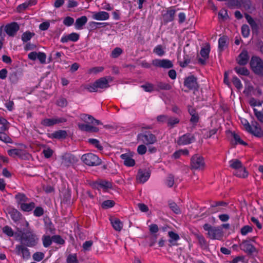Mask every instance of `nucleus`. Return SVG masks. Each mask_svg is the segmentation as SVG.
Returning <instances> with one entry per match:
<instances>
[{
	"mask_svg": "<svg viewBox=\"0 0 263 263\" xmlns=\"http://www.w3.org/2000/svg\"><path fill=\"white\" fill-rule=\"evenodd\" d=\"M17 236L23 244L29 247L36 246L39 241L37 236L30 230L21 231Z\"/></svg>",
	"mask_w": 263,
	"mask_h": 263,
	"instance_id": "nucleus-1",
	"label": "nucleus"
},
{
	"mask_svg": "<svg viewBox=\"0 0 263 263\" xmlns=\"http://www.w3.org/2000/svg\"><path fill=\"white\" fill-rule=\"evenodd\" d=\"M203 229L208 232V236L211 239L221 240L223 237L222 229L220 227H212L208 223L203 226Z\"/></svg>",
	"mask_w": 263,
	"mask_h": 263,
	"instance_id": "nucleus-2",
	"label": "nucleus"
},
{
	"mask_svg": "<svg viewBox=\"0 0 263 263\" xmlns=\"http://www.w3.org/2000/svg\"><path fill=\"white\" fill-rule=\"evenodd\" d=\"M108 82L105 77H102L94 83L86 85L85 88L90 92H98L99 89H106L109 87Z\"/></svg>",
	"mask_w": 263,
	"mask_h": 263,
	"instance_id": "nucleus-3",
	"label": "nucleus"
},
{
	"mask_svg": "<svg viewBox=\"0 0 263 263\" xmlns=\"http://www.w3.org/2000/svg\"><path fill=\"white\" fill-rule=\"evenodd\" d=\"M250 66L255 73L263 76V61L260 58L252 57L250 61Z\"/></svg>",
	"mask_w": 263,
	"mask_h": 263,
	"instance_id": "nucleus-4",
	"label": "nucleus"
},
{
	"mask_svg": "<svg viewBox=\"0 0 263 263\" xmlns=\"http://www.w3.org/2000/svg\"><path fill=\"white\" fill-rule=\"evenodd\" d=\"M81 160L88 166H97L101 163V159L92 153L84 154L81 157Z\"/></svg>",
	"mask_w": 263,
	"mask_h": 263,
	"instance_id": "nucleus-5",
	"label": "nucleus"
},
{
	"mask_svg": "<svg viewBox=\"0 0 263 263\" xmlns=\"http://www.w3.org/2000/svg\"><path fill=\"white\" fill-rule=\"evenodd\" d=\"M137 140L138 142L146 145L154 144L157 141L156 137L150 132H145L138 135Z\"/></svg>",
	"mask_w": 263,
	"mask_h": 263,
	"instance_id": "nucleus-6",
	"label": "nucleus"
},
{
	"mask_svg": "<svg viewBox=\"0 0 263 263\" xmlns=\"http://www.w3.org/2000/svg\"><path fill=\"white\" fill-rule=\"evenodd\" d=\"M205 166L203 158L198 154L194 155L191 159V167L192 170H201Z\"/></svg>",
	"mask_w": 263,
	"mask_h": 263,
	"instance_id": "nucleus-7",
	"label": "nucleus"
},
{
	"mask_svg": "<svg viewBox=\"0 0 263 263\" xmlns=\"http://www.w3.org/2000/svg\"><path fill=\"white\" fill-rule=\"evenodd\" d=\"M24 245H16L15 247L14 253L16 255L20 256L24 259H28L30 257L29 250Z\"/></svg>",
	"mask_w": 263,
	"mask_h": 263,
	"instance_id": "nucleus-8",
	"label": "nucleus"
},
{
	"mask_svg": "<svg viewBox=\"0 0 263 263\" xmlns=\"http://www.w3.org/2000/svg\"><path fill=\"white\" fill-rule=\"evenodd\" d=\"M152 64L156 67L163 69H170L173 67V62L171 60L166 59H154L152 61Z\"/></svg>",
	"mask_w": 263,
	"mask_h": 263,
	"instance_id": "nucleus-9",
	"label": "nucleus"
},
{
	"mask_svg": "<svg viewBox=\"0 0 263 263\" xmlns=\"http://www.w3.org/2000/svg\"><path fill=\"white\" fill-rule=\"evenodd\" d=\"M61 159L62 164L66 167L76 163L78 160L76 156L70 153H65L63 155Z\"/></svg>",
	"mask_w": 263,
	"mask_h": 263,
	"instance_id": "nucleus-10",
	"label": "nucleus"
},
{
	"mask_svg": "<svg viewBox=\"0 0 263 263\" xmlns=\"http://www.w3.org/2000/svg\"><path fill=\"white\" fill-rule=\"evenodd\" d=\"M184 85L190 89L196 90L198 88L197 79L193 76L187 77L184 80Z\"/></svg>",
	"mask_w": 263,
	"mask_h": 263,
	"instance_id": "nucleus-11",
	"label": "nucleus"
},
{
	"mask_svg": "<svg viewBox=\"0 0 263 263\" xmlns=\"http://www.w3.org/2000/svg\"><path fill=\"white\" fill-rule=\"evenodd\" d=\"M66 119L64 118H46L42 120L41 124L45 126H51L55 124L65 122Z\"/></svg>",
	"mask_w": 263,
	"mask_h": 263,
	"instance_id": "nucleus-12",
	"label": "nucleus"
},
{
	"mask_svg": "<svg viewBox=\"0 0 263 263\" xmlns=\"http://www.w3.org/2000/svg\"><path fill=\"white\" fill-rule=\"evenodd\" d=\"M151 173L147 170L140 169L137 173L136 179L138 183H143L149 178Z\"/></svg>",
	"mask_w": 263,
	"mask_h": 263,
	"instance_id": "nucleus-13",
	"label": "nucleus"
},
{
	"mask_svg": "<svg viewBox=\"0 0 263 263\" xmlns=\"http://www.w3.org/2000/svg\"><path fill=\"white\" fill-rule=\"evenodd\" d=\"M194 141V136L191 134L187 133L179 138L178 143L179 145H187L192 143Z\"/></svg>",
	"mask_w": 263,
	"mask_h": 263,
	"instance_id": "nucleus-14",
	"label": "nucleus"
},
{
	"mask_svg": "<svg viewBox=\"0 0 263 263\" xmlns=\"http://www.w3.org/2000/svg\"><path fill=\"white\" fill-rule=\"evenodd\" d=\"M240 249L248 253H253L255 251V248L252 245L250 241L244 240L240 245Z\"/></svg>",
	"mask_w": 263,
	"mask_h": 263,
	"instance_id": "nucleus-15",
	"label": "nucleus"
},
{
	"mask_svg": "<svg viewBox=\"0 0 263 263\" xmlns=\"http://www.w3.org/2000/svg\"><path fill=\"white\" fill-rule=\"evenodd\" d=\"M19 29V26L16 23L8 24L5 27V31L9 36H14Z\"/></svg>",
	"mask_w": 263,
	"mask_h": 263,
	"instance_id": "nucleus-16",
	"label": "nucleus"
},
{
	"mask_svg": "<svg viewBox=\"0 0 263 263\" xmlns=\"http://www.w3.org/2000/svg\"><path fill=\"white\" fill-rule=\"evenodd\" d=\"M92 17L98 21H106L109 19V14L105 11L94 12L92 13Z\"/></svg>",
	"mask_w": 263,
	"mask_h": 263,
	"instance_id": "nucleus-17",
	"label": "nucleus"
},
{
	"mask_svg": "<svg viewBox=\"0 0 263 263\" xmlns=\"http://www.w3.org/2000/svg\"><path fill=\"white\" fill-rule=\"evenodd\" d=\"M249 55L247 51L243 50L238 55L237 61L240 65H246L249 61Z\"/></svg>",
	"mask_w": 263,
	"mask_h": 263,
	"instance_id": "nucleus-18",
	"label": "nucleus"
},
{
	"mask_svg": "<svg viewBox=\"0 0 263 263\" xmlns=\"http://www.w3.org/2000/svg\"><path fill=\"white\" fill-rule=\"evenodd\" d=\"M79 34L73 32L68 35H63L61 39V42L63 43H67L70 41L72 42H77L79 39Z\"/></svg>",
	"mask_w": 263,
	"mask_h": 263,
	"instance_id": "nucleus-19",
	"label": "nucleus"
},
{
	"mask_svg": "<svg viewBox=\"0 0 263 263\" xmlns=\"http://www.w3.org/2000/svg\"><path fill=\"white\" fill-rule=\"evenodd\" d=\"M176 10L170 8L163 14V19L164 22L168 23L174 20Z\"/></svg>",
	"mask_w": 263,
	"mask_h": 263,
	"instance_id": "nucleus-20",
	"label": "nucleus"
},
{
	"mask_svg": "<svg viewBox=\"0 0 263 263\" xmlns=\"http://www.w3.org/2000/svg\"><path fill=\"white\" fill-rule=\"evenodd\" d=\"M88 124H79V128L82 131L91 132V133H97L99 131V128L93 125H90Z\"/></svg>",
	"mask_w": 263,
	"mask_h": 263,
	"instance_id": "nucleus-21",
	"label": "nucleus"
},
{
	"mask_svg": "<svg viewBox=\"0 0 263 263\" xmlns=\"http://www.w3.org/2000/svg\"><path fill=\"white\" fill-rule=\"evenodd\" d=\"M121 158L123 160L125 165L129 167L133 166L135 164V160L127 154H123L120 156Z\"/></svg>",
	"mask_w": 263,
	"mask_h": 263,
	"instance_id": "nucleus-22",
	"label": "nucleus"
},
{
	"mask_svg": "<svg viewBox=\"0 0 263 263\" xmlns=\"http://www.w3.org/2000/svg\"><path fill=\"white\" fill-rule=\"evenodd\" d=\"M195 236L198 241L200 248L203 250H206L209 248V244L204 236L199 234H195Z\"/></svg>",
	"mask_w": 263,
	"mask_h": 263,
	"instance_id": "nucleus-23",
	"label": "nucleus"
},
{
	"mask_svg": "<svg viewBox=\"0 0 263 263\" xmlns=\"http://www.w3.org/2000/svg\"><path fill=\"white\" fill-rule=\"evenodd\" d=\"M87 18L86 16H82L77 18L76 21L74 26L77 30H81L83 26L87 23Z\"/></svg>",
	"mask_w": 263,
	"mask_h": 263,
	"instance_id": "nucleus-24",
	"label": "nucleus"
},
{
	"mask_svg": "<svg viewBox=\"0 0 263 263\" xmlns=\"http://www.w3.org/2000/svg\"><path fill=\"white\" fill-rule=\"evenodd\" d=\"M168 236L170 237L168 241L171 243L170 246L177 245L176 242L180 239L179 235L173 231H169Z\"/></svg>",
	"mask_w": 263,
	"mask_h": 263,
	"instance_id": "nucleus-25",
	"label": "nucleus"
},
{
	"mask_svg": "<svg viewBox=\"0 0 263 263\" xmlns=\"http://www.w3.org/2000/svg\"><path fill=\"white\" fill-rule=\"evenodd\" d=\"M110 221L112 226L115 230L120 231L122 230L123 224L120 219L116 218H112L110 219Z\"/></svg>",
	"mask_w": 263,
	"mask_h": 263,
	"instance_id": "nucleus-26",
	"label": "nucleus"
},
{
	"mask_svg": "<svg viewBox=\"0 0 263 263\" xmlns=\"http://www.w3.org/2000/svg\"><path fill=\"white\" fill-rule=\"evenodd\" d=\"M16 201L20 207L22 205V204L25 203L28 201L29 199L24 195L22 193H18L15 196Z\"/></svg>",
	"mask_w": 263,
	"mask_h": 263,
	"instance_id": "nucleus-27",
	"label": "nucleus"
},
{
	"mask_svg": "<svg viewBox=\"0 0 263 263\" xmlns=\"http://www.w3.org/2000/svg\"><path fill=\"white\" fill-rule=\"evenodd\" d=\"M228 37L226 36H223L218 40V48L220 51L223 50L227 47Z\"/></svg>",
	"mask_w": 263,
	"mask_h": 263,
	"instance_id": "nucleus-28",
	"label": "nucleus"
},
{
	"mask_svg": "<svg viewBox=\"0 0 263 263\" xmlns=\"http://www.w3.org/2000/svg\"><path fill=\"white\" fill-rule=\"evenodd\" d=\"M230 166L236 170L243 167L240 161L238 159H232L229 161Z\"/></svg>",
	"mask_w": 263,
	"mask_h": 263,
	"instance_id": "nucleus-29",
	"label": "nucleus"
},
{
	"mask_svg": "<svg viewBox=\"0 0 263 263\" xmlns=\"http://www.w3.org/2000/svg\"><path fill=\"white\" fill-rule=\"evenodd\" d=\"M8 153L9 156L12 157H19L23 158V155H24V151L20 149H11L8 151Z\"/></svg>",
	"mask_w": 263,
	"mask_h": 263,
	"instance_id": "nucleus-30",
	"label": "nucleus"
},
{
	"mask_svg": "<svg viewBox=\"0 0 263 263\" xmlns=\"http://www.w3.org/2000/svg\"><path fill=\"white\" fill-rule=\"evenodd\" d=\"M9 214L12 219L15 222L19 221L21 218L22 215L17 210L12 209L10 211Z\"/></svg>",
	"mask_w": 263,
	"mask_h": 263,
	"instance_id": "nucleus-31",
	"label": "nucleus"
},
{
	"mask_svg": "<svg viewBox=\"0 0 263 263\" xmlns=\"http://www.w3.org/2000/svg\"><path fill=\"white\" fill-rule=\"evenodd\" d=\"M35 207V204L33 202H31L29 203L25 202L24 204H22L20 208V209L24 211V212H29L31 211Z\"/></svg>",
	"mask_w": 263,
	"mask_h": 263,
	"instance_id": "nucleus-32",
	"label": "nucleus"
},
{
	"mask_svg": "<svg viewBox=\"0 0 263 263\" xmlns=\"http://www.w3.org/2000/svg\"><path fill=\"white\" fill-rule=\"evenodd\" d=\"M168 206L171 210L176 214H180L181 213L180 208L175 202L170 201L168 202Z\"/></svg>",
	"mask_w": 263,
	"mask_h": 263,
	"instance_id": "nucleus-33",
	"label": "nucleus"
},
{
	"mask_svg": "<svg viewBox=\"0 0 263 263\" xmlns=\"http://www.w3.org/2000/svg\"><path fill=\"white\" fill-rule=\"evenodd\" d=\"M245 16L247 21V22L251 26L252 30H257L258 28V26L254 19L248 14H245Z\"/></svg>",
	"mask_w": 263,
	"mask_h": 263,
	"instance_id": "nucleus-34",
	"label": "nucleus"
},
{
	"mask_svg": "<svg viewBox=\"0 0 263 263\" xmlns=\"http://www.w3.org/2000/svg\"><path fill=\"white\" fill-rule=\"evenodd\" d=\"M42 239L43 246L45 248H47L50 246L53 241L52 236L50 237L49 235H43Z\"/></svg>",
	"mask_w": 263,
	"mask_h": 263,
	"instance_id": "nucleus-35",
	"label": "nucleus"
},
{
	"mask_svg": "<svg viewBox=\"0 0 263 263\" xmlns=\"http://www.w3.org/2000/svg\"><path fill=\"white\" fill-rule=\"evenodd\" d=\"M52 137L57 139L65 138L67 136V132L64 130H59L52 134Z\"/></svg>",
	"mask_w": 263,
	"mask_h": 263,
	"instance_id": "nucleus-36",
	"label": "nucleus"
},
{
	"mask_svg": "<svg viewBox=\"0 0 263 263\" xmlns=\"http://www.w3.org/2000/svg\"><path fill=\"white\" fill-rule=\"evenodd\" d=\"M179 121L180 120L178 118L169 116L167 123V125L168 127L172 128L174 127L175 125L178 124L179 123Z\"/></svg>",
	"mask_w": 263,
	"mask_h": 263,
	"instance_id": "nucleus-37",
	"label": "nucleus"
},
{
	"mask_svg": "<svg viewBox=\"0 0 263 263\" xmlns=\"http://www.w3.org/2000/svg\"><path fill=\"white\" fill-rule=\"evenodd\" d=\"M235 70L238 74L242 76H248L249 74V70L244 67L236 66L235 68Z\"/></svg>",
	"mask_w": 263,
	"mask_h": 263,
	"instance_id": "nucleus-38",
	"label": "nucleus"
},
{
	"mask_svg": "<svg viewBox=\"0 0 263 263\" xmlns=\"http://www.w3.org/2000/svg\"><path fill=\"white\" fill-rule=\"evenodd\" d=\"M234 174L236 176L242 178H245L248 176V173L244 167L235 171Z\"/></svg>",
	"mask_w": 263,
	"mask_h": 263,
	"instance_id": "nucleus-39",
	"label": "nucleus"
},
{
	"mask_svg": "<svg viewBox=\"0 0 263 263\" xmlns=\"http://www.w3.org/2000/svg\"><path fill=\"white\" fill-rule=\"evenodd\" d=\"M153 52L158 56L162 57L164 54L165 51L162 46L160 45H159L154 48Z\"/></svg>",
	"mask_w": 263,
	"mask_h": 263,
	"instance_id": "nucleus-40",
	"label": "nucleus"
},
{
	"mask_svg": "<svg viewBox=\"0 0 263 263\" xmlns=\"http://www.w3.org/2000/svg\"><path fill=\"white\" fill-rule=\"evenodd\" d=\"M34 33L26 31L23 33L22 35V40L23 42H27L34 35Z\"/></svg>",
	"mask_w": 263,
	"mask_h": 263,
	"instance_id": "nucleus-41",
	"label": "nucleus"
},
{
	"mask_svg": "<svg viewBox=\"0 0 263 263\" xmlns=\"http://www.w3.org/2000/svg\"><path fill=\"white\" fill-rule=\"evenodd\" d=\"M171 85L167 83L159 82L157 84V90H170Z\"/></svg>",
	"mask_w": 263,
	"mask_h": 263,
	"instance_id": "nucleus-42",
	"label": "nucleus"
},
{
	"mask_svg": "<svg viewBox=\"0 0 263 263\" xmlns=\"http://www.w3.org/2000/svg\"><path fill=\"white\" fill-rule=\"evenodd\" d=\"M0 140L5 143H12L11 139L4 132H0Z\"/></svg>",
	"mask_w": 263,
	"mask_h": 263,
	"instance_id": "nucleus-43",
	"label": "nucleus"
},
{
	"mask_svg": "<svg viewBox=\"0 0 263 263\" xmlns=\"http://www.w3.org/2000/svg\"><path fill=\"white\" fill-rule=\"evenodd\" d=\"M45 254L41 252H36L32 255L33 259L36 261H41L44 257Z\"/></svg>",
	"mask_w": 263,
	"mask_h": 263,
	"instance_id": "nucleus-44",
	"label": "nucleus"
},
{
	"mask_svg": "<svg viewBox=\"0 0 263 263\" xmlns=\"http://www.w3.org/2000/svg\"><path fill=\"white\" fill-rule=\"evenodd\" d=\"M88 142L99 150H102L103 149V147L101 145L99 141L97 139H89Z\"/></svg>",
	"mask_w": 263,
	"mask_h": 263,
	"instance_id": "nucleus-45",
	"label": "nucleus"
},
{
	"mask_svg": "<svg viewBox=\"0 0 263 263\" xmlns=\"http://www.w3.org/2000/svg\"><path fill=\"white\" fill-rule=\"evenodd\" d=\"M241 123L243 125L244 127L245 128L246 130L251 133H254L252 128L251 126L250 125L248 121L246 119H242L241 120Z\"/></svg>",
	"mask_w": 263,
	"mask_h": 263,
	"instance_id": "nucleus-46",
	"label": "nucleus"
},
{
	"mask_svg": "<svg viewBox=\"0 0 263 263\" xmlns=\"http://www.w3.org/2000/svg\"><path fill=\"white\" fill-rule=\"evenodd\" d=\"M3 232L6 235L8 236L9 237H12L14 235V232L12 228L8 226H5L3 228Z\"/></svg>",
	"mask_w": 263,
	"mask_h": 263,
	"instance_id": "nucleus-47",
	"label": "nucleus"
},
{
	"mask_svg": "<svg viewBox=\"0 0 263 263\" xmlns=\"http://www.w3.org/2000/svg\"><path fill=\"white\" fill-rule=\"evenodd\" d=\"M115 202L112 200H107L103 201L102 203V208L103 209H108L114 206Z\"/></svg>",
	"mask_w": 263,
	"mask_h": 263,
	"instance_id": "nucleus-48",
	"label": "nucleus"
},
{
	"mask_svg": "<svg viewBox=\"0 0 263 263\" xmlns=\"http://www.w3.org/2000/svg\"><path fill=\"white\" fill-rule=\"evenodd\" d=\"M242 35L245 37H247L250 34V29L247 25H243L241 27Z\"/></svg>",
	"mask_w": 263,
	"mask_h": 263,
	"instance_id": "nucleus-49",
	"label": "nucleus"
},
{
	"mask_svg": "<svg viewBox=\"0 0 263 263\" xmlns=\"http://www.w3.org/2000/svg\"><path fill=\"white\" fill-rule=\"evenodd\" d=\"M53 242L59 244L64 245L65 242L64 239H63L60 235H55L52 236Z\"/></svg>",
	"mask_w": 263,
	"mask_h": 263,
	"instance_id": "nucleus-50",
	"label": "nucleus"
},
{
	"mask_svg": "<svg viewBox=\"0 0 263 263\" xmlns=\"http://www.w3.org/2000/svg\"><path fill=\"white\" fill-rule=\"evenodd\" d=\"M253 111L257 119L260 122L263 123V109L261 111H258L257 109L254 108Z\"/></svg>",
	"mask_w": 263,
	"mask_h": 263,
	"instance_id": "nucleus-51",
	"label": "nucleus"
},
{
	"mask_svg": "<svg viewBox=\"0 0 263 263\" xmlns=\"http://www.w3.org/2000/svg\"><path fill=\"white\" fill-rule=\"evenodd\" d=\"M232 82L238 89L240 90L242 88V84L237 77H234L232 79Z\"/></svg>",
	"mask_w": 263,
	"mask_h": 263,
	"instance_id": "nucleus-52",
	"label": "nucleus"
},
{
	"mask_svg": "<svg viewBox=\"0 0 263 263\" xmlns=\"http://www.w3.org/2000/svg\"><path fill=\"white\" fill-rule=\"evenodd\" d=\"M232 136L233 139L235 141L236 144H240L243 145H247V143L245 142H244L242 140H241V139L240 138V136L238 135L235 133H233Z\"/></svg>",
	"mask_w": 263,
	"mask_h": 263,
	"instance_id": "nucleus-53",
	"label": "nucleus"
},
{
	"mask_svg": "<svg viewBox=\"0 0 263 263\" xmlns=\"http://www.w3.org/2000/svg\"><path fill=\"white\" fill-rule=\"evenodd\" d=\"M67 263H79L76 254H70L67 258Z\"/></svg>",
	"mask_w": 263,
	"mask_h": 263,
	"instance_id": "nucleus-54",
	"label": "nucleus"
},
{
	"mask_svg": "<svg viewBox=\"0 0 263 263\" xmlns=\"http://www.w3.org/2000/svg\"><path fill=\"white\" fill-rule=\"evenodd\" d=\"M210 52V49L209 47H205L201 49L200 51V54L201 57L204 59L209 58V54Z\"/></svg>",
	"mask_w": 263,
	"mask_h": 263,
	"instance_id": "nucleus-55",
	"label": "nucleus"
},
{
	"mask_svg": "<svg viewBox=\"0 0 263 263\" xmlns=\"http://www.w3.org/2000/svg\"><path fill=\"white\" fill-rule=\"evenodd\" d=\"M141 87L146 92H152L154 90V87L152 84L146 83L144 85H142Z\"/></svg>",
	"mask_w": 263,
	"mask_h": 263,
	"instance_id": "nucleus-56",
	"label": "nucleus"
},
{
	"mask_svg": "<svg viewBox=\"0 0 263 263\" xmlns=\"http://www.w3.org/2000/svg\"><path fill=\"white\" fill-rule=\"evenodd\" d=\"M80 118L81 120L87 123H89V122L93 119V117L92 116L85 114L81 115Z\"/></svg>",
	"mask_w": 263,
	"mask_h": 263,
	"instance_id": "nucleus-57",
	"label": "nucleus"
},
{
	"mask_svg": "<svg viewBox=\"0 0 263 263\" xmlns=\"http://www.w3.org/2000/svg\"><path fill=\"white\" fill-rule=\"evenodd\" d=\"M169 116L165 115H161L157 116V121L159 123H167Z\"/></svg>",
	"mask_w": 263,
	"mask_h": 263,
	"instance_id": "nucleus-58",
	"label": "nucleus"
},
{
	"mask_svg": "<svg viewBox=\"0 0 263 263\" xmlns=\"http://www.w3.org/2000/svg\"><path fill=\"white\" fill-rule=\"evenodd\" d=\"M103 70H104L103 67H102V66L95 67L89 69L88 70V73L96 74L97 73L102 72Z\"/></svg>",
	"mask_w": 263,
	"mask_h": 263,
	"instance_id": "nucleus-59",
	"label": "nucleus"
},
{
	"mask_svg": "<svg viewBox=\"0 0 263 263\" xmlns=\"http://www.w3.org/2000/svg\"><path fill=\"white\" fill-rule=\"evenodd\" d=\"M9 80L12 83H16L18 80L17 73L16 72H12L9 75Z\"/></svg>",
	"mask_w": 263,
	"mask_h": 263,
	"instance_id": "nucleus-60",
	"label": "nucleus"
},
{
	"mask_svg": "<svg viewBox=\"0 0 263 263\" xmlns=\"http://www.w3.org/2000/svg\"><path fill=\"white\" fill-rule=\"evenodd\" d=\"M252 231V228L249 226H245L241 229V234L242 235H246L248 233Z\"/></svg>",
	"mask_w": 263,
	"mask_h": 263,
	"instance_id": "nucleus-61",
	"label": "nucleus"
},
{
	"mask_svg": "<svg viewBox=\"0 0 263 263\" xmlns=\"http://www.w3.org/2000/svg\"><path fill=\"white\" fill-rule=\"evenodd\" d=\"M37 59L41 63L44 64L46 62V55L44 52H39L37 53Z\"/></svg>",
	"mask_w": 263,
	"mask_h": 263,
	"instance_id": "nucleus-62",
	"label": "nucleus"
},
{
	"mask_svg": "<svg viewBox=\"0 0 263 263\" xmlns=\"http://www.w3.org/2000/svg\"><path fill=\"white\" fill-rule=\"evenodd\" d=\"M73 23L74 19L70 16L66 17L63 21V24L67 26H71L73 24Z\"/></svg>",
	"mask_w": 263,
	"mask_h": 263,
	"instance_id": "nucleus-63",
	"label": "nucleus"
},
{
	"mask_svg": "<svg viewBox=\"0 0 263 263\" xmlns=\"http://www.w3.org/2000/svg\"><path fill=\"white\" fill-rule=\"evenodd\" d=\"M57 104L60 107H64L67 106V102L66 99L61 98L57 100Z\"/></svg>",
	"mask_w": 263,
	"mask_h": 263,
	"instance_id": "nucleus-64",
	"label": "nucleus"
}]
</instances>
